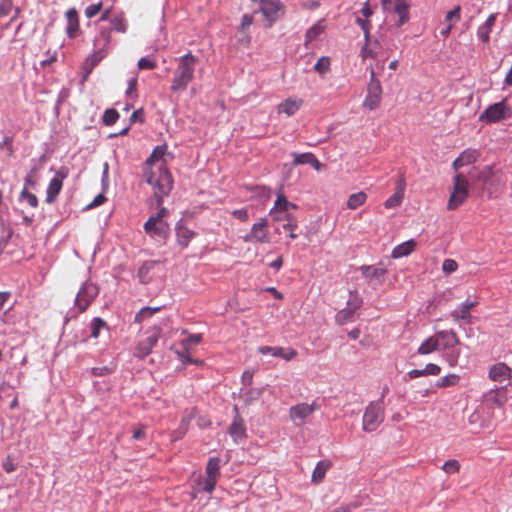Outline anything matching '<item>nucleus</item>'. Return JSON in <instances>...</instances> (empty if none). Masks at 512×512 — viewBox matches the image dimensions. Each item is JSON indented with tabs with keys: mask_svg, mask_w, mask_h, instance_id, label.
I'll return each mask as SVG.
<instances>
[{
	"mask_svg": "<svg viewBox=\"0 0 512 512\" xmlns=\"http://www.w3.org/2000/svg\"><path fill=\"white\" fill-rule=\"evenodd\" d=\"M119 119V113L115 109H106L103 114V123L107 126H111Z\"/></svg>",
	"mask_w": 512,
	"mask_h": 512,
	"instance_id": "obj_48",
	"label": "nucleus"
},
{
	"mask_svg": "<svg viewBox=\"0 0 512 512\" xmlns=\"http://www.w3.org/2000/svg\"><path fill=\"white\" fill-rule=\"evenodd\" d=\"M102 8H103L102 2L90 4L89 6L86 7V9L84 11L85 16L87 18H92V17L96 16L99 12H101Z\"/></svg>",
	"mask_w": 512,
	"mask_h": 512,
	"instance_id": "obj_55",
	"label": "nucleus"
},
{
	"mask_svg": "<svg viewBox=\"0 0 512 512\" xmlns=\"http://www.w3.org/2000/svg\"><path fill=\"white\" fill-rule=\"evenodd\" d=\"M440 350V342H438L436 334L426 338L417 349L420 355H429Z\"/></svg>",
	"mask_w": 512,
	"mask_h": 512,
	"instance_id": "obj_32",
	"label": "nucleus"
},
{
	"mask_svg": "<svg viewBox=\"0 0 512 512\" xmlns=\"http://www.w3.org/2000/svg\"><path fill=\"white\" fill-rule=\"evenodd\" d=\"M497 14H491L486 19L485 23L481 25L477 30V36L484 43H488L490 40V33L495 26Z\"/></svg>",
	"mask_w": 512,
	"mask_h": 512,
	"instance_id": "obj_31",
	"label": "nucleus"
},
{
	"mask_svg": "<svg viewBox=\"0 0 512 512\" xmlns=\"http://www.w3.org/2000/svg\"><path fill=\"white\" fill-rule=\"evenodd\" d=\"M478 305V301H465L460 311H452L450 316L452 317L454 322H458L459 320L465 321L467 324H470L472 321V316L470 311Z\"/></svg>",
	"mask_w": 512,
	"mask_h": 512,
	"instance_id": "obj_27",
	"label": "nucleus"
},
{
	"mask_svg": "<svg viewBox=\"0 0 512 512\" xmlns=\"http://www.w3.org/2000/svg\"><path fill=\"white\" fill-rule=\"evenodd\" d=\"M384 12H394L399 18L396 22L398 27L409 21V4L407 0H381Z\"/></svg>",
	"mask_w": 512,
	"mask_h": 512,
	"instance_id": "obj_14",
	"label": "nucleus"
},
{
	"mask_svg": "<svg viewBox=\"0 0 512 512\" xmlns=\"http://www.w3.org/2000/svg\"><path fill=\"white\" fill-rule=\"evenodd\" d=\"M362 298L357 292H350V297L347 301V306L340 310L335 316V322L338 325L353 322L355 319V312L361 307Z\"/></svg>",
	"mask_w": 512,
	"mask_h": 512,
	"instance_id": "obj_11",
	"label": "nucleus"
},
{
	"mask_svg": "<svg viewBox=\"0 0 512 512\" xmlns=\"http://www.w3.org/2000/svg\"><path fill=\"white\" fill-rule=\"evenodd\" d=\"M160 310V307H143L134 318V321L136 323H141L144 320L150 318L154 313L158 312Z\"/></svg>",
	"mask_w": 512,
	"mask_h": 512,
	"instance_id": "obj_44",
	"label": "nucleus"
},
{
	"mask_svg": "<svg viewBox=\"0 0 512 512\" xmlns=\"http://www.w3.org/2000/svg\"><path fill=\"white\" fill-rule=\"evenodd\" d=\"M2 467L7 473H12L17 468V463L15 462V459L13 456L8 455L2 463Z\"/></svg>",
	"mask_w": 512,
	"mask_h": 512,
	"instance_id": "obj_59",
	"label": "nucleus"
},
{
	"mask_svg": "<svg viewBox=\"0 0 512 512\" xmlns=\"http://www.w3.org/2000/svg\"><path fill=\"white\" fill-rule=\"evenodd\" d=\"M177 242L182 248H187L195 233L189 228L178 225L176 227Z\"/></svg>",
	"mask_w": 512,
	"mask_h": 512,
	"instance_id": "obj_36",
	"label": "nucleus"
},
{
	"mask_svg": "<svg viewBox=\"0 0 512 512\" xmlns=\"http://www.w3.org/2000/svg\"><path fill=\"white\" fill-rule=\"evenodd\" d=\"M459 381L460 376L452 373L438 379L435 386L437 388H447L451 386H456L459 383Z\"/></svg>",
	"mask_w": 512,
	"mask_h": 512,
	"instance_id": "obj_39",
	"label": "nucleus"
},
{
	"mask_svg": "<svg viewBox=\"0 0 512 512\" xmlns=\"http://www.w3.org/2000/svg\"><path fill=\"white\" fill-rule=\"evenodd\" d=\"M193 418H194V409L188 415L184 416L181 419L178 428L175 429L174 431H172V433L170 435L171 441H173V442L178 441L185 436Z\"/></svg>",
	"mask_w": 512,
	"mask_h": 512,
	"instance_id": "obj_30",
	"label": "nucleus"
},
{
	"mask_svg": "<svg viewBox=\"0 0 512 512\" xmlns=\"http://www.w3.org/2000/svg\"><path fill=\"white\" fill-rule=\"evenodd\" d=\"M442 470L446 472L447 474H455L458 473L460 470V463L456 459H451L446 461L443 466Z\"/></svg>",
	"mask_w": 512,
	"mask_h": 512,
	"instance_id": "obj_51",
	"label": "nucleus"
},
{
	"mask_svg": "<svg viewBox=\"0 0 512 512\" xmlns=\"http://www.w3.org/2000/svg\"><path fill=\"white\" fill-rule=\"evenodd\" d=\"M458 269V263L454 259H445L442 264V270L446 274H451Z\"/></svg>",
	"mask_w": 512,
	"mask_h": 512,
	"instance_id": "obj_60",
	"label": "nucleus"
},
{
	"mask_svg": "<svg viewBox=\"0 0 512 512\" xmlns=\"http://www.w3.org/2000/svg\"><path fill=\"white\" fill-rule=\"evenodd\" d=\"M405 188H406V183H405V179L403 177H401L397 182H396V187H395V192L392 196H390L385 202H384V206L385 208L387 209H392V208H396L398 206L401 205L403 199H404V195H405Z\"/></svg>",
	"mask_w": 512,
	"mask_h": 512,
	"instance_id": "obj_25",
	"label": "nucleus"
},
{
	"mask_svg": "<svg viewBox=\"0 0 512 512\" xmlns=\"http://www.w3.org/2000/svg\"><path fill=\"white\" fill-rule=\"evenodd\" d=\"M234 410L236 415L230 425L229 433L235 442H239L246 438V427L243 418L238 413V408L235 406Z\"/></svg>",
	"mask_w": 512,
	"mask_h": 512,
	"instance_id": "obj_24",
	"label": "nucleus"
},
{
	"mask_svg": "<svg viewBox=\"0 0 512 512\" xmlns=\"http://www.w3.org/2000/svg\"><path fill=\"white\" fill-rule=\"evenodd\" d=\"M137 82H138L137 76H133L129 79L128 87L125 92V94L128 98H136L137 97Z\"/></svg>",
	"mask_w": 512,
	"mask_h": 512,
	"instance_id": "obj_54",
	"label": "nucleus"
},
{
	"mask_svg": "<svg viewBox=\"0 0 512 512\" xmlns=\"http://www.w3.org/2000/svg\"><path fill=\"white\" fill-rule=\"evenodd\" d=\"M270 240L268 221L265 218H261L257 223H254L250 232L243 236V241L246 243L268 244Z\"/></svg>",
	"mask_w": 512,
	"mask_h": 512,
	"instance_id": "obj_10",
	"label": "nucleus"
},
{
	"mask_svg": "<svg viewBox=\"0 0 512 512\" xmlns=\"http://www.w3.org/2000/svg\"><path fill=\"white\" fill-rule=\"evenodd\" d=\"M415 247H416V242L414 240L411 239V240L405 241V242L397 245L392 250L391 256L394 259L408 256L409 254H411L414 251Z\"/></svg>",
	"mask_w": 512,
	"mask_h": 512,
	"instance_id": "obj_35",
	"label": "nucleus"
},
{
	"mask_svg": "<svg viewBox=\"0 0 512 512\" xmlns=\"http://www.w3.org/2000/svg\"><path fill=\"white\" fill-rule=\"evenodd\" d=\"M103 328H106V322L102 318H94L91 322V336L98 338L100 330Z\"/></svg>",
	"mask_w": 512,
	"mask_h": 512,
	"instance_id": "obj_49",
	"label": "nucleus"
},
{
	"mask_svg": "<svg viewBox=\"0 0 512 512\" xmlns=\"http://www.w3.org/2000/svg\"><path fill=\"white\" fill-rule=\"evenodd\" d=\"M512 369L504 362L492 365L489 369L488 376L494 382H503L511 377Z\"/></svg>",
	"mask_w": 512,
	"mask_h": 512,
	"instance_id": "obj_26",
	"label": "nucleus"
},
{
	"mask_svg": "<svg viewBox=\"0 0 512 512\" xmlns=\"http://www.w3.org/2000/svg\"><path fill=\"white\" fill-rule=\"evenodd\" d=\"M110 22H111V26H112L113 30H115L119 33H124L127 29V22H126V19H125L123 13L115 15L110 20Z\"/></svg>",
	"mask_w": 512,
	"mask_h": 512,
	"instance_id": "obj_43",
	"label": "nucleus"
},
{
	"mask_svg": "<svg viewBox=\"0 0 512 512\" xmlns=\"http://www.w3.org/2000/svg\"><path fill=\"white\" fill-rule=\"evenodd\" d=\"M495 175V170L492 165L484 166L482 169H480L477 173L476 180L483 182V183H489Z\"/></svg>",
	"mask_w": 512,
	"mask_h": 512,
	"instance_id": "obj_41",
	"label": "nucleus"
},
{
	"mask_svg": "<svg viewBox=\"0 0 512 512\" xmlns=\"http://www.w3.org/2000/svg\"><path fill=\"white\" fill-rule=\"evenodd\" d=\"M511 113V108L506 100L488 106L479 116L481 122L491 124L506 119Z\"/></svg>",
	"mask_w": 512,
	"mask_h": 512,
	"instance_id": "obj_8",
	"label": "nucleus"
},
{
	"mask_svg": "<svg viewBox=\"0 0 512 512\" xmlns=\"http://www.w3.org/2000/svg\"><path fill=\"white\" fill-rule=\"evenodd\" d=\"M332 463L330 460H321L317 463L313 473L312 482L315 484L321 483L326 475V472L331 468Z\"/></svg>",
	"mask_w": 512,
	"mask_h": 512,
	"instance_id": "obj_34",
	"label": "nucleus"
},
{
	"mask_svg": "<svg viewBox=\"0 0 512 512\" xmlns=\"http://www.w3.org/2000/svg\"><path fill=\"white\" fill-rule=\"evenodd\" d=\"M436 337L440 342V350H448L460 344V339L454 330L437 331Z\"/></svg>",
	"mask_w": 512,
	"mask_h": 512,
	"instance_id": "obj_22",
	"label": "nucleus"
},
{
	"mask_svg": "<svg viewBox=\"0 0 512 512\" xmlns=\"http://www.w3.org/2000/svg\"><path fill=\"white\" fill-rule=\"evenodd\" d=\"M384 420L382 402H371L363 415V429L367 432L375 431Z\"/></svg>",
	"mask_w": 512,
	"mask_h": 512,
	"instance_id": "obj_7",
	"label": "nucleus"
},
{
	"mask_svg": "<svg viewBox=\"0 0 512 512\" xmlns=\"http://www.w3.org/2000/svg\"><path fill=\"white\" fill-rule=\"evenodd\" d=\"M303 100L298 98H288L281 102L278 107V113H284L287 116H293L302 106Z\"/></svg>",
	"mask_w": 512,
	"mask_h": 512,
	"instance_id": "obj_29",
	"label": "nucleus"
},
{
	"mask_svg": "<svg viewBox=\"0 0 512 512\" xmlns=\"http://www.w3.org/2000/svg\"><path fill=\"white\" fill-rule=\"evenodd\" d=\"M313 153L311 152H306V153H297V152H292L291 153V156L293 157V165L297 166V165H304V164H310V157L312 156Z\"/></svg>",
	"mask_w": 512,
	"mask_h": 512,
	"instance_id": "obj_46",
	"label": "nucleus"
},
{
	"mask_svg": "<svg viewBox=\"0 0 512 512\" xmlns=\"http://www.w3.org/2000/svg\"><path fill=\"white\" fill-rule=\"evenodd\" d=\"M69 176V169L66 166L60 167L53 178L50 180L46 190V202L52 204L56 201L60 194L63 181Z\"/></svg>",
	"mask_w": 512,
	"mask_h": 512,
	"instance_id": "obj_12",
	"label": "nucleus"
},
{
	"mask_svg": "<svg viewBox=\"0 0 512 512\" xmlns=\"http://www.w3.org/2000/svg\"><path fill=\"white\" fill-rule=\"evenodd\" d=\"M360 270L371 287L377 288L384 283L387 273L385 268L364 265L360 267Z\"/></svg>",
	"mask_w": 512,
	"mask_h": 512,
	"instance_id": "obj_18",
	"label": "nucleus"
},
{
	"mask_svg": "<svg viewBox=\"0 0 512 512\" xmlns=\"http://www.w3.org/2000/svg\"><path fill=\"white\" fill-rule=\"evenodd\" d=\"M143 180L151 186L158 206H161L163 199L167 197L173 188V178L168 169L161 166L155 168H143Z\"/></svg>",
	"mask_w": 512,
	"mask_h": 512,
	"instance_id": "obj_1",
	"label": "nucleus"
},
{
	"mask_svg": "<svg viewBox=\"0 0 512 512\" xmlns=\"http://www.w3.org/2000/svg\"><path fill=\"white\" fill-rule=\"evenodd\" d=\"M484 403L489 408L503 407L508 400L507 386L491 389L483 395Z\"/></svg>",
	"mask_w": 512,
	"mask_h": 512,
	"instance_id": "obj_17",
	"label": "nucleus"
},
{
	"mask_svg": "<svg viewBox=\"0 0 512 512\" xmlns=\"http://www.w3.org/2000/svg\"><path fill=\"white\" fill-rule=\"evenodd\" d=\"M460 357V351L459 350H453L445 355V359L448 362V365L450 367H455L458 364V360Z\"/></svg>",
	"mask_w": 512,
	"mask_h": 512,
	"instance_id": "obj_61",
	"label": "nucleus"
},
{
	"mask_svg": "<svg viewBox=\"0 0 512 512\" xmlns=\"http://www.w3.org/2000/svg\"><path fill=\"white\" fill-rule=\"evenodd\" d=\"M110 41V30L108 28H101L99 35L94 41V44L96 47H98V49L89 55L85 60L84 68L87 74H90L91 71L107 56Z\"/></svg>",
	"mask_w": 512,
	"mask_h": 512,
	"instance_id": "obj_4",
	"label": "nucleus"
},
{
	"mask_svg": "<svg viewBox=\"0 0 512 512\" xmlns=\"http://www.w3.org/2000/svg\"><path fill=\"white\" fill-rule=\"evenodd\" d=\"M257 351L261 355L271 354L273 357H280V355H282V347L280 346H260Z\"/></svg>",
	"mask_w": 512,
	"mask_h": 512,
	"instance_id": "obj_52",
	"label": "nucleus"
},
{
	"mask_svg": "<svg viewBox=\"0 0 512 512\" xmlns=\"http://www.w3.org/2000/svg\"><path fill=\"white\" fill-rule=\"evenodd\" d=\"M177 66L173 71L170 90L173 93L185 91L194 78L198 58L192 53H187L176 59Z\"/></svg>",
	"mask_w": 512,
	"mask_h": 512,
	"instance_id": "obj_2",
	"label": "nucleus"
},
{
	"mask_svg": "<svg viewBox=\"0 0 512 512\" xmlns=\"http://www.w3.org/2000/svg\"><path fill=\"white\" fill-rule=\"evenodd\" d=\"M481 153L478 149L468 148L464 150L452 163V167L455 171L460 168L475 163Z\"/></svg>",
	"mask_w": 512,
	"mask_h": 512,
	"instance_id": "obj_21",
	"label": "nucleus"
},
{
	"mask_svg": "<svg viewBox=\"0 0 512 512\" xmlns=\"http://www.w3.org/2000/svg\"><path fill=\"white\" fill-rule=\"evenodd\" d=\"M158 212L152 214L144 224L145 232L151 237L166 239L170 232V226L165 221L169 212L165 207L159 206Z\"/></svg>",
	"mask_w": 512,
	"mask_h": 512,
	"instance_id": "obj_5",
	"label": "nucleus"
},
{
	"mask_svg": "<svg viewBox=\"0 0 512 512\" xmlns=\"http://www.w3.org/2000/svg\"><path fill=\"white\" fill-rule=\"evenodd\" d=\"M160 332V328H156L151 335L141 340L135 348V356L145 358L149 355L159 340Z\"/></svg>",
	"mask_w": 512,
	"mask_h": 512,
	"instance_id": "obj_19",
	"label": "nucleus"
},
{
	"mask_svg": "<svg viewBox=\"0 0 512 512\" xmlns=\"http://www.w3.org/2000/svg\"><path fill=\"white\" fill-rule=\"evenodd\" d=\"M202 341L201 334H190L187 338L181 341L183 349L189 351L192 346L200 344Z\"/></svg>",
	"mask_w": 512,
	"mask_h": 512,
	"instance_id": "obj_45",
	"label": "nucleus"
},
{
	"mask_svg": "<svg viewBox=\"0 0 512 512\" xmlns=\"http://www.w3.org/2000/svg\"><path fill=\"white\" fill-rule=\"evenodd\" d=\"M382 99V87L380 81L376 78L374 69L370 70V83L368 85L367 95L363 102V106L370 111L379 107Z\"/></svg>",
	"mask_w": 512,
	"mask_h": 512,
	"instance_id": "obj_9",
	"label": "nucleus"
},
{
	"mask_svg": "<svg viewBox=\"0 0 512 512\" xmlns=\"http://www.w3.org/2000/svg\"><path fill=\"white\" fill-rule=\"evenodd\" d=\"M153 268V263H145L138 270V276L142 283H148L150 281L149 272Z\"/></svg>",
	"mask_w": 512,
	"mask_h": 512,
	"instance_id": "obj_53",
	"label": "nucleus"
},
{
	"mask_svg": "<svg viewBox=\"0 0 512 512\" xmlns=\"http://www.w3.org/2000/svg\"><path fill=\"white\" fill-rule=\"evenodd\" d=\"M98 287L92 282H85L77 293L75 305L80 313L87 310L98 295Z\"/></svg>",
	"mask_w": 512,
	"mask_h": 512,
	"instance_id": "obj_13",
	"label": "nucleus"
},
{
	"mask_svg": "<svg viewBox=\"0 0 512 512\" xmlns=\"http://www.w3.org/2000/svg\"><path fill=\"white\" fill-rule=\"evenodd\" d=\"M65 17L67 20L66 34L69 38L73 39L76 37L80 26L78 12L75 8H70L65 13Z\"/></svg>",
	"mask_w": 512,
	"mask_h": 512,
	"instance_id": "obj_28",
	"label": "nucleus"
},
{
	"mask_svg": "<svg viewBox=\"0 0 512 512\" xmlns=\"http://www.w3.org/2000/svg\"><path fill=\"white\" fill-rule=\"evenodd\" d=\"M316 404L315 402L308 404V403H299L297 405H294L289 410V415L292 421L296 420H305L307 417L313 414V412L316 410Z\"/></svg>",
	"mask_w": 512,
	"mask_h": 512,
	"instance_id": "obj_23",
	"label": "nucleus"
},
{
	"mask_svg": "<svg viewBox=\"0 0 512 512\" xmlns=\"http://www.w3.org/2000/svg\"><path fill=\"white\" fill-rule=\"evenodd\" d=\"M38 172L39 167H33L24 179V187L23 189L29 190L30 188H34L38 182Z\"/></svg>",
	"mask_w": 512,
	"mask_h": 512,
	"instance_id": "obj_42",
	"label": "nucleus"
},
{
	"mask_svg": "<svg viewBox=\"0 0 512 512\" xmlns=\"http://www.w3.org/2000/svg\"><path fill=\"white\" fill-rule=\"evenodd\" d=\"M290 209H297V205L289 202L283 193H279L269 214L273 221L280 222L285 218V214H291Z\"/></svg>",
	"mask_w": 512,
	"mask_h": 512,
	"instance_id": "obj_16",
	"label": "nucleus"
},
{
	"mask_svg": "<svg viewBox=\"0 0 512 512\" xmlns=\"http://www.w3.org/2000/svg\"><path fill=\"white\" fill-rule=\"evenodd\" d=\"M381 49V44L378 40H371L370 37L368 38V41H365V45L361 49V57L362 59L367 58H376Z\"/></svg>",
	"mask_w": 512,
	"mask_h": 512,
	"instance_id": "obj_33",
	"label": "nucleus"
},
{
	"mask_svg": "<svg viewBox=\"0 0 512 512\" xmlns=\"http://www.w3.org/2000/svg\"><path fill=\"white\" fill-rule=\"evenodd\" d=\"M284 217L285 218L281 221L283 222V229L289 232V237L291 239H296L298 237V235L294 232L298 228V221L296 217L293 214H285Z\"/></svg>",
	"mask_w": 512,
	"mask_h": 512,
	"instance_id": "obj_38",
	"label": "nucleus"
},
{
	"mask_svg": "<svg viewBox=\"0 0 512 512\" xmlns=\"http://www.w3.org/2000/svg\"><path fill=\"white\" fill-rule=\"evenodd\" d=\"M425 376L432 375L437 376L441 373V367L434 363L426 364L424 368Z\"/></svg>",
	"mask_w": 512,
	"mask_h": 512,
	"instance_id": "obj_63",
	"label": "nucleus"
},
{
	"mask_svg": "<svg viewBox=\"0 0 512 512\" xmlns=\"http://www.w3.org/2000/svg\"><path fill=\"white\" fill-rule=\"evenodd\" d=\"M324 29H325V27H324L322 21H319L316 24H314L306 32L305 44L307 45L309 42L314 41L319 35H321L324 32Z\"/></svg>",
	"mask_w": 512,
	"mask_h": 512,
	"instance_id": "obj_40",
	"label": "nucleus"
},
{
	"mask_svg": "<svg viewBox=\"0 0 512 512\" xmlns=\"http://www.w3.org/2000/svg\"><path fill=\"white\" fill-rule=\"evenodd\" d=\"M221 460L218 457L209 458L206 469H205V478L203 480H199L197 487L193 490L191 496L193 499L197 497L199 492H206L211 494L215 486L221 476Z\"/></svg>",
	"mask_w": 512,
	"mask_h": 512,
	"instance_id": "obj_3",
	"label": "nucleus"
},
{
	"mask_svg": "<svg viewBox=\"0 0 512 512\" xmlns=\"http://www.w3.org/2000/svg\"><path fill=\"white\" fill-rule=\"evenodd\" d=\"M367 198L368 195L364 191L353 193L347 199V208L350 210H356L365 204Z\"/></svg>",
	"mask_w": 512,
	"mask_h": 512,
	"instance_id": "obj_37",
	"label": "nucleus"
},
{
	"mask_svg": "<svg viewBox=\"0 0 512 512\" xmlns=\"http://www.w3.org/2000/svg\"><path fill=\"white\" fill-rule=\"evenodd\" d=\"M262 13L263 17L269 22L268 26L279 17L282 6L279 0H252Z\"/></svg>",
	"mask_w": 512,
	"mask_h": 512,
	"instance_id": "obj_15",
	"label": "nucleus"
},
{
	"mask_svg": "<svg viewBox=\"0 0 512 512\" xmlns=\"http://www.w3.org/2000/svg\"><path fill=\"white\" fill-rule=\"evenodd\" d=\"M469 196V182L465 176L458 173L453 178V188L447 203V209L456 210L463 205Z\"/></svg>",
	"mask_w": 512,
	"mask_h": 512,
	"instance_id": "obj_6",
	"label": "nucleus"
},
{
	"mask_svg": "<svg viewBox=\"0 0 512 512\" xmlns=\"http://www.w3.org/2000/svg\"><path fill=\"white\" fill-rule=\"evenodd\" d=\"M167 152V145H158L156 146L150 156L146 159V161L143 164V168H155V166L163 169H168L166 160H165V154Z\"/></svg>",
	"mask_w": 512,
	"mask_h": 512,
	"instance_id": "obj_20",
	"label": "nucleus"
},
{
	"mask_svg": "<svg viewBox=\"0 0 512 512\" xmlns=\"http://www.w3.org/2000/svg\"><path fill=\"white\" fill-rule=\"evenodd\" d=\"M461 19V7L456 6L453 10L449 11L445 16L446 23L458 22Z\"/></svg>",
	"mask_w": 512,
	"mask_h": 512,
	"instance_id": "obj_57",
	"label": "nucleus"
},
{
	"mask_svg": "<svg viewBox=\"0 0 512 512\" xmlns=\"http://www.w3.org/2000/svg\"><path fill=\"white\" fill-rule=\"evenodd\" d=\"M356 23L362 28L364 32L365 41H368L370 36L371 23L368 20H364L360 17L356 19Z\"/></svg>",
	"mask_w": 512,
	"mask_h": 512,
	"instance_id": "obj_62",
	"label": "nucleus"
},
{
	"mask_svg": "<svg viewBox=\"0 0 512 512\" xmlns=\"http://www.w3.org/2000/svg\"><path fill=\"white\" fill-rule=\"evenodd\" d=\"M13 8L12 0H0V18L8 16Z\"/></svg>",
	"mask_w": 512,
	"mask_h": 512,
	"instance_id": "obj_56",
	"label": "nucleus"
},
{
	"mask_svg": "<svg viewBox=\"0 0 512 512\" xmlns=\"http://www.w3.org/2000/svg\"><path fill=\"white\" fill-rule=\"evenodd\" d=\"M282 355H280L281 358L285 359L286 361H290L294 359L297 356V351L293 348H283L282 347Z\"/></svg>",
	"mask_w": 512,
	"mask_h": 512,
	"instance_id": "obj_64",
	"label": "nucleus"
},
{
	"mask_svg": "<svg viewBox=\"0 0 512 512\" xmlns=\"http://www.w3.org/2000/svg\"><path fill=\"white\" fill-rule=\"evenodd\" d=\"M314 69L320 75H323V74L327 73L330 70V59H329V57H326V56L320 57L317 60L315 66H314Z\"/></svg>",
	"mask_w": 512,
	"mask_h": 512,
	"instance_id": "obj_47",
	"label": "nucleus"
},
{
	"mask_svg": "<svg viewBox=\"0 0 512 512\" xmlns=\"http://www.w3.org/2000/svg\"><path fill=\"white\" fill-rule=\"evenodd\" d=\"M137 66L141 70H153L157 67V63L152 59L142 57L139 59Z\"/></svg>",
	"mask_w": 512,
	"mask_h": 512,
	"instance_id": "obj_58",
	"label": "nucleus"
},
{
	"mask_svg": "<svg viewBox=\"0 0 512 512\" xmlns=\"http://www.w3.org/2000/svg\"><path fill=\"white\" fill-rule=\"evenodd\" d=\"M20 199L26 201L29 206L36 208L38 206V198L35 194L29 192V190L22 189L20 193Z\"/></svg>",
	"mask_w": 512,
	"mask_h": 512,
	"instance_id": "obj_50",
	"label": "nucleus"
}]
</instances>
